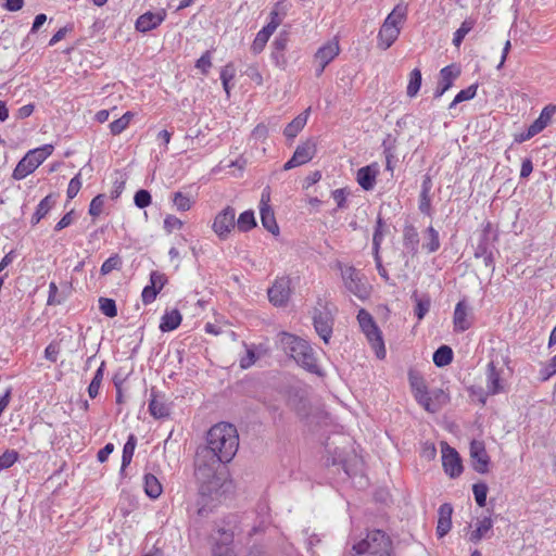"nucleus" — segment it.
I'll return each instance as SVG.
<instances>
[{
  "label": "nucleus",
  "mask_w": 556,
  "mask_h": 556,
  "mask_svg": "<svg viewBox=\"0 0 556 556\" xmlns=\"http://www.w3.org/2000/svg\"><path fill=\"white\" fill-rule=\"evenodd\" d=\"M239 447L237 428L229 422L214 425L206 434V445L197 448L194 475L199 482L212 491L218 486L217 471L229 463Z\"/></svg>",
  "instance_id": "nucleus-1"
},
{
  "label": "nucleus",
  "mask_w": 556,
  "mask_h": 556,
  "mask_svg": "<svg viewBox=\"0 0 556 556\" xmlns=\"http://www.w3.org/2000/svg\"><path fill=\"white\" fill-rule=\"evenodd\" d=\"M281 344L283 350L290 354L298 365L311 374L323 376V370L317 364L314 350L306 340L291 333L282 332Z\"/></svg>",
  "instance_id": "nucleus-2"
},
{
  "label": "nucleus",
  "mask_w": 556,
  "mask_h": 556,
  "mask_svg": "<svg viewBox=\"0 0 556 556\" xmlns=\"http://www.w3.org/2000/svg\"><path fill=\"white\" fill-rule=\"evenodd\" d=\"M351 556H391L393 544L391 538L382 530L368 531L365 539L353 545Z\"/></svg>",
  "instance_id": "nucleus-3"
},
{
  "label": "nucleus",
  "mask_w": 556,
  "mask_h": 556,
  "mask_svg": "<svg viewBox=\"0 0 556 556\" xmlns=\"http://www.w3.org/2000/svg\"><path fill=\"white\" fill-rule=\"evenodd\" d=\"M53 150L52 144H43L29 150L16 164L12 178L22 180L34 173L52 154Z\"/></svg>",
  "instance_id": "nucleus-4"
},
{
  "label": "nucleus",
  "mask_w": 556,
  "mask_h": 556,
  "mask_svg": "<svg viewBox=\"0 0 556 556\" xmlns=\"http://www.w3.org/2000/svg\"><path fill=\"white\" fill-rule=\"evenodd\" d=\"M318 304L321 307H315L313 311V326L320 339L328 344L333 332L334 317L327 303L321 305V300L319 299Z\"/></svg>",
  "instance_id": "nucleus-5"
},
{
  "label": "nucleus",
  "mask_w": 556,
  "mask_h": 556,
  "mask_svg": "<svg viewBox=\"0 0 556 556\" xmlns=\"http://www.w3.org/2000/svg\"><path fill=\"white\" fill-rule=\"evenodd\" d=\"M291 293V279L288 276L277 278L267 290L268 300L276 307L287 306Z\"/></svg>",
  "instance_id": "nucleus-6"
},
{
  "label": "nucleus",
  "mask_w": 556,
  "mask_h": 556,
  "mask_svg": "<svg viewBox=\"0 0 556 556\" xmlns=\"http://www.w3.org/2000/svg\"><path fill=\"white\" fill-rule=\"evenodd\" d=\"M442 466L444 472L452 479L458 478L464 470L459 453L446 442H441Z\"/></svg>",
  "instance_id": "nucleus-7"
},
{
  "label": "nucleus",
  "mask_w": 556,
  "mask_h": 556,
  "mask_svg": "<svg viewBox=\"0 0 556 556\" xmlns=\"http://www.w3.org/2000/svg\"><path fill=\"white\" fill-rule=\"evenodd\" d=\"M236 227V210L232 206H226L214 218L213 230L220 240H226Z\"/></svg>",
  "instance_id": "nucleus-8"
},
{
  "label": "nucleus",
  "mask_w": 556,
  "mask_h": 556,
  "mask_svg": "<svg viewBox=\"0 0 556 556\" xmlns=\"http://www.w3.org/2000/svg\"><path fill=\"white\" fill-rule=\"evenodd\" d=\"M316 154V143L313 139L299 144L292 157L285 163L283 169L289 170L300 165L308 163Z\"/></svg>",
  "instance_id": "nucleus-9"
},
{
  "label": "nucleus",
  "mask_w": 556,
  "mask_h": 556,
  "mask_svg": "<svg viewBox=\"0 0 556 556\" xmlns=\"http://www.w3.org/2000/svg\"><path fill=\"white\" fill-rule=\"evenodd\" d=\"M473 324V315L469 303L463 299L455 306L453 325L455 332H465Z\"/></svg>",
  "instance_id": "nucleus-10"
},
{
  "label": "nucleus",
  "mask_w": 556,
  "mask_h": 556,
  "mask_svg": "<svg viewBox=\"0 0 556 556\" xmlns=\"http://www.w3.org/2000/svg\"><path fill=\"white\" fill-rule=\"evenodd\" d=\"M471 466L478 473H486L491 463L490 456L485 450L484 442L473 440L470 443Z\"/></svg>",
  "instance_id": "nucleus-11"
},
{
  "label": "nucleus",
  "mask_w": 556,
  "mask_h": 556,
  "mask_svg": "<svg viewBox=\"0 0 556 556\" xmlns=\"http://www.w3.org/2000/svg\"><path fill=\"white\" fill-rule=\"evenodd\" d=\"M148 409L155 419L166 418L170 415V405L166 403L165 394L154 387L150 390Z\"/></svg>",
  "instance_id": "nucleus-12"
},
{
  "label": "nucleus",
  "mask_w": 556,
  "mask_h": 556,
  "mask_svg": "<svg viewBox=\"0 0 556 556\" xmlns=\"http://www.w3.org/2000/svg\"><path fill=\"white\" fill-rule=\"evenodd\" d=\"M167 282V277L157 270L150 274V285L146 286L141 293V299L144 305L151 304L155 301L157 294Z\"/></svg>",
  "instance_id": "nucleus-13"
},
{
  "label": "nucleus",
  "mask_w": 556,
  "mask_h": 556,
  "mask_svg": "<svg viewBox=\"0 0 556 556\" xmlns=\"http://www.w3.org/2000/svg\"><path fill=\"white\" fill-rule=\"evenodd\" d=\"M166 16L167 13L164 9L157 12H144L137 18L135 28L139 33H148L157 28L165 21Z\"/></svg>",
  "instance_id": "nucleus-14"
},
{
  "label": "nucleus",
  "mask_w": 556,
  "mask_h": 556,
  "mask_svg": "<svg viewBox=\"0 0 556 556\" xmlns=\"http://www.w3.org/2000/svg\"><path fill=\"white\" fill-rule=\"evenodd\" d=\"M460 75V68L451 64L440 71V79L433 92V98H441L448 89L452 88L454 80Z\"/></svg>",
  "instance_id": "nucleus-15"
},
{
  "label": "nucleus",
  "mask_w": 556,
  "mask_h": 556,
  "mask_svg": "<svg viewBox=\"0 0 556 556\" xmlns=\"http://www.w3.org/2000/svg\"><path fill=\"white\" fill-rule=\"evenodd\" d=\"M288 42L289 33L283 30L279 33V35L275 38V40L271 43L270 58L274 64L281 70H285L288 64V60L285 54Z\"/></svg>",
  "instance_id": "nucleus-16"
},
{
  "label": "nucleus",
  "mask_w": 556,
  "mask_h": 556,
  "mask_svg": "<svg viewBox=\"0 0 556 556\" xmlns=\"http://www.w3.org/2000/svg\"><path fill=\"white\" fill-rule=\"evenodd\" d=\"M342 279L344 281L345 288L353 293L354 295L358 296L359 299H363L367 295V288L362 282L359 273L354 267H348L342 273Z\"/></svg>",
  "instance_id": "nucleus-17"
},
{
  "label": "nucleus",
  "mask_w": 556,
  "mask_h": 556,
  "mask_svg": "<svg viewBox=\"0 0 556 556\" xmlns=\"http://www.w3.org/2000/svg\"><path fill=\"white\" fill-rule=\"evenodd\" d=\"M432 179H431V176L430 175H425L422 177V182H421V189H420V193H419V200H418V210L421 214L428 216V217H432L433 214H434V210L432 207V193H431V190H432Z\"/></svg>",
  "instance_id": "nucleus-18"
},
{
  "label": "nucleus",
  "mask_w": 556,
  "mask_h": 556,
  "mask_svg": "<svg viewBox=\"0 0 556 556\" xmlns=\"http://www.w3.org/2000/svg\"><path fill=\"white\" fill-rule=\"evenodd\" d=\"M357 321L369 342L372 340H378L379 337L382 336V332L377 326L374 317L365 308H361L358 311Z\"/></svg>",
  "instance_id": "nucleus-19"
},
{
  "label": "nucleus",
  "mask_w": 556,
  "mask_h": 556,
  "mask_svg": "<svg viewBox=\"0 0 556 556\" xmlns=\"http://www.w3.org/2000/svg\"><path fill=\"white\" fill-rule=\"evenodd\" d=\"M340 53L338 41H328L323 45L314 54V63H323L328 66Z\"/></svg>",
  "instance_id": "nucleus-20"
},
{
  "label": "nucleus",
  "mask_w": 556,
  "mask_h": 556,
  "mask_svg": "<svg viewBox=\"0 0 556 556\" xmlns=\"http://www.w3.org/2000/svg\"><path fill=\"white\" fill-rule=\"evenodd\" d=\"M220 539L217 540L212 547V556H236L231 546L233 534L226 530H219Z\"/></svg>",
  "instance_id": "nucleus-21"
},
{
  "label": "nucleus",
  "mask_w": 556,
  "mask_h": 556,
  "mask_svg": "<svg viewBox=\"0 0 556 556\" xmlns=\"http://www.w3.org/2000/svg\"><path fill=\"white\" fill-rule=\"evenodd\" d=\"M378 173L376 164L363 166L356 173V181L365 191H370L376 185Z\"/></svg>",
  "instance_id": "nucleus-22"
},
{
  "label": "nucleus",
  "mask_w": 556,
  "mask_h": 556,
  "mask_svg": "<svg viewBox=\"0 0 556 556\" xmlns=\"http://www.w3.org/2000/svg\"><path fill=\"white\" fill-rule=\"evenodd\" d=\"M438 514L437 534L439 538H443L452 528L453 506L450 503H444L439 507Z\"/></svg>",
  "instance_id": "nucleus-23"
},
{
  "label": "nucleus",
  "mask_w": 556,
  "mask_h": 556,
  "mask_svg": "<svg viewBox=\"0 0 556 556\" xmlns=\"http://www.w3.org/2000/svg\"><path fill=\"white\" fill-rule=\"evenodd\" d=\"M486 389L488 394L491 395L498 394L503 390L501 371L496 368L494 362L488 364Z\"/></svg>",
  "instance_id": "nucleus-24"
},
{
  "label": "nucleus",
  "mask_w": 556,
  "mask_h": 556,
  "mask_svg": "<svg viewBox=\"0 0 556 556\" xmlns=\"http://www.w3.org/2000/svg\"><path fill=\"white\" fill-rule=\"evenodd\" d=\"M400 27H391L382 24L378 33V47L382 50L389 49L400 35Z\"/></svg>",
  "instance_id": "nucleus-25"
},
{
  "label": "nucleus",
  "mask_w": 556,
  "mask_h": 556,
  "mask_svg": "<svg viewBox=\"0 0 556 556\" xmlns=\"http://www.w3.org/2000/svg\"><path fill=\"white\" fill-rule=\"evenodd\" d=\"M403 245L408 252L415 256L418 253L419 247V235L416 227L412 224H407L403 229Z\"/></svg>",
  "instance_id": "nucleus-26"
},
{
  "label": "nucleus",
  "mask_w": 556,
  "mask_h": 556,
  "mask_svg": "<svg viewBox=\"0 0 556 556\" xmlns=\"http://www.w3.org/2000/svg\"><path fill=\"white\" fill-rule=\"evenodd\" d=\"M311 109L308 108L303 113L299 114L296 117H294L286 127L283 130V135L288 140H293L298 134L304 128L307 122V117L309 114Z\"/></svg>",
  "instance_id": "nucleus-27"
},
{
  "label": "nucleus",
  "mask_w": 556,
  "mask_h": 556,
  "mask_svg": "<svg viewBox=\"0 0 556 556\" xmlns=\"http://www.w3.org/2000/svg\"><path fill=\"white\" fill-rule=\"evenodd\" d=\"M412 300L415 302L414 315L418 320H422L431 306L430 295L427 293L419 295L418 291L415 290L412 294Z\"/></svg>",
  "instance_id": "nucleus-28"
},
{
  "label": "nucleus",
  "mask_w": 556,
  "mask_h": 556,
  "mask_svg": "<svg viewBox=\"0 0 556 556\" xmlns=\"http://www.w3.org/2000/svg\"><path fill=\"white\" fill-rule=\"evenodd\" d=\"M498 241V235L494 233L493 238H483L478 239L477 245L475 247L473 255L476 258H480L482 255L486 253H498L496 248V243Z\"/></svg>",
  "instance_id": "nucleus-29"
},
{
  "label": "nucleus",
  "mask_w": 556,
  "mask_h": 556,
  "mask_svg": "<svg viewBox=\"0 0 556 556\" xmlns=\"http://www.w3.org/2000/svg\"><path fill=\"white\" fill-rule=\"evenodd\" d=\"M182 320V316L178 309L166 311L161 318L160 330L162 332H169L177 329Z\"/></svg>",
  "instance_id": "nucleus-30"
},
{
  "label": "nucleus",
  "mask_w": 556,
  "mask_h": 556,
  "mask_svg": "<svg viewBox=\"0 0 556 556\" xmlns=\"http://www.w3.org/2000/svg\"><path fill=\"white\" fill-rule=\"evenodd\" d=\"M261 222L263 227L273 235L279 233V227L273 208L269 205L261 206L260 208Z\"/></svg>",
  "instance_id": "nucleus-31"
},
{
  "label": "nucleus",
  "mask_w": 556,
  "mask_h": 556,
  "mask_svg": "<svg viewBox=\"0 0 556 556\" xmlns=\"http://www.w3.org/2000/svg\"><path fill=\"white\" fill-rule=\"evenodd\" d=\"M453 358L454 352L452 348L445 344L439 346L432 355L433 364L439 368L450 365L453 362Z\"/></svg>",
  "instance_id": "nucleus-32"
},
{
  "label": "nucleus",
  "mask_w": 556,
  "mask_h": 556,
  "mask_svg": "<svg viewBox=\"0 0 556 556\" xmlns=\"http://www.w3.org/2000/svg\"><path fill=\"white\" fill-rule=\"evenodd\" d=\"M556 113V105L548 104L540 113L539 117L530 125V127L540 134L551 122Z\"/></svg>",
  "instance_id": "nucleus-33"
},
{
  "label": "nucleus",
  "mask_w": 556,
  "mask_h": 556,
  "mask_svg": "<svg viewBox=\"0 0 556 556\" xmlns=\"http://www.w3.org/2000/svg\"><path fill=\"white\" fill-rule=\"evenodd\" d=\"M144 493L152 500H156L163 492V486L159 479L152 473H146L143 477Z\"/></svg>",
  "instance_id": "nucleus-34"
},
{
  "label": "nucleus",
  "mask_w": 556,
  "mask_h": 556,
  "mask_svg": "<svg viewBox=\"0 0 556 556\" xmlns=\"http://www.w3.org/2000/svg\"><path fill=\"white\" fill-rule=\"evenodd\" d=\"M137 445V437L134 433H130L127 438L126 443L123 447V454H122V466L119 473L123 475L125 472V469L130 465L135 448Z\"/></svg>",
  "instance_id": "nucleus-35"
},
{
  "label": "nucleus",
  "mask_w": 556,
  "mask_h": 556,
  "mask_svg": "<svg viewBox=\"0 0 556 556\" xmlns=\"http://www.w3.org/2000/svg\"><path fill=\"white\" fill-rule=\"evenodd\" d=\"M407 16V5L404 3H399L394 7V9L388 14L383 24H387L391 27H400L402 23L406 20Z\"/></svg>",
  "instance_id": "nucleus-36"
},
{
  "label": "nucleus",
  "mask_w": 556,
  "mask_h": 556,
  "mask_svg": "<svg viewBox=\"0 0 556 556\" xmlns=\"http://www.w3.org/2000/svg\"><path fill=\"white\" fill-rule=\"evenodd\" d=\"M424 238L426 241L424 242L422 248L428 253H434L440 249L441 243H440L439 231L437 229H434L433 226L430 225L424 231Z\"/></svg>",
  "instance_id": "nucleus-37"
},
{
  "label": "nucleus",
  "mask_w": 556,
  "mask_h": 556,
  "mask_svg": "<svg viewBox=\"0 0 556 556\" xmlns=\"http://www.w3.org/2000/svg\"><path fill=\"white\" fill-rule=\"evenodd\" d=\"M493 527V521L490 517H483L478 521L476 530L470 533L469 541L478 543L481 541Z\"/></svg>",
  "instance_id": "nucleus-38"
},
{
  "label": "nucleus",
  "mask_w": 556,
  "mask_h": 556,
  "mask_svg": "<svg viewBox=\"0 0 556 556\" xmlns=\"http://www.w3.org/2000/svg\"><path fill=\"white\" fill-rule=\"evenodd\" d=\"M421 83H422L421 71L419 68H414L409 73V79H408V85L406 88V94L409 98L416 97L420 90Z\"/></svg>",
  "instance_id": "nucleus-39"
},
{
  "label": "nucleus",
  "mask_w": 556,
  "mask_h": 556,
  "mask_svg": "<svg viewBox=\"0 0 556 556\" xmlns=\"http://www.w3.org/2000/svg\"><path fill=\"white\" fill-rule=\"evenodd\" d=\"M105 370V362H101L100 366L94 372V376L91 380V382L88 386V394L91 399H96L99 394V390L103 380Z\"/></svg>",
  "instance_id": "nucleus-40"
},
{
  "label": "nucleus",
  "mask_w": 556,
  "mask_h": 556,
  "mask_svg": "<svg viewBox=\"0 0 556 556\" xmlns=\"http://www.w3.org/2000/svg\"><path fill=\"white\" fill-rule=\"evenodd\" d=\"M386 222L379 214L376 220V226L372 235V253L380 252L381 243L384 238Z\"/></svg>",
  "instance_id": "nucleus-41"
},
{
  "label": "nucleus",
  "mask_w": 556,
  "mask_h": 556,
  "mask_svg": "<svg viewBox=\"0 0 556 556\" xmlns=\"http://www.w3.org/2000/svg\"><path fill=\"white\" fill-rule=\"evenodd\" d=\"M238 230L241 232H247L254 227H256V219L254 216V212L252 210L244 211L239 215L237 220Z\"/></svg>",
  "instance_id": "nucleus-42"
},
{
  "label": "nucleus",
  "mask_w": 556,
  "mask_h": 556,
  "mask_svg": "<svg viewBox=\"0 0 556 556\" xmlns=\"http://www.w3.org/2000/svg\"><path fill=\"white\" fill-rule=\"evenodd\" d=\"M132 117L134 113L127 111L119 118L113 121L109 126L112 135L117 136L122 134L128 127Z\"/></svg>",
  "instance_id": "nucleus-43"
},
{
  "label": "nucleus",
  "mask_w": 556,
  "mask_h": 556,
  "mask_svg": "<svg viewBox=\"0 0 556 556\" xmlns=\"http://www.w3.org/2000/svg\"><path fill=\"white\" fill-rule=\"evenodd\" d=\"M476 21L471 17L466 18L459 26V28L454 33L453 43L456 47H459L466 37V35L475 27Z\"/></svg>",
  "instance_id": "nucleus-44"
},
{
  "label": "nucleus",
  "mask_w": 556,
  "mask_h": 556,
  "mask_svg": "<svg viewBox=\"0 0 556 556\" xmlns=\"http://www.w3.org/2000/svg\"><path fill=\"white\" fill-rule=\"evenodd\" d=\"M408 382L413 394L420 393L421 391L428 390L424 377L415 370L408 371Z\"/></svg>",
  "instance_id": "nucleus-45"
},
{
  "label": "nucleus",
  "mask_w": 556,
  "mask_h": 556,
  "mask_svg": "<svg viewBox=\"0 0 556 556\" xmlns=\"http://www.w3.org/2000/svg\"><path fill=\"white\" fill-rule=\"evenodd\" d=\"M56 203V195L53 193L45 197L36 207L35 213L39 215L41 218H45L48 213L53 208Z\"/></svg>",
  "instance_id": "nucleus-46"
},
{
  "label": "nucleus",
  "mask_w": 556,
  "mask_h": 556,
  "mask_svg": "<svg viewBox=\"0 0 556 556\" xmlns=\"http://www.w3.org/2000/svg\"><path fill=\"white\" fill-rule=\"evenodd\" d=\"M488 491L489 488L484 482H478L472 485L473 496L479 507H484L486 505Z\"/></svg>",
  "instance_id": "nucleus-47"
},
{
  "label": "nucleus",
  "mask_w": 556,
  "mask_h": 556,
  "mask_svg": "<svg viewBox=\"0 0 556 556\" xmlns=\"http://www.w3.org/2000/svg\"><path fill=\"white\" fill-rule=\"evenodd\" d=\"M99 308L103 315L106 317L113 318L117 316V306L116 302L110 298H100L99 299Z\"/></svg>",
  "instance_id": "nucleus-48"
},
{
  "label": "nucleus",
  "mask_w": 556,
  "mask_h": 556,
  "mask_svg": "<svg viewBox=\"0 0 556 556\" xmlns=\"http://www.w3.org/2000/svg\"><path fill=\"white\" fill-rule=\"evenodd\" d=\"M429 394L432 406L435 407V413L439 412L450 400L448 394H446L442 389H434L430 391Z\"/></svg>",
  "instance_id": "nucleus-49"
},
{
  "label": "nucleus",
  "mask_w": 556,
  "mask_h": 556,
  "mask_svg": "<svg viewBox=\"0 0 556 556\" xmlns=\"http://www.w3.org/2000/svg\"><path fill=\"white\" fill-rule=\"evenodd\" d=\"M20 458V454L15 450H7L0 455V472L11 468Z\"/></svg>",
  "instance_id": "nucleus-50"
},
{
  "label": "nucleus",
  "mask_w": 556,
  "mask_h": 556,
  "mask_svg": "<svg viewBox=\"0 0 556 556\" xmlns=\"http://www.w3.org/2000/svg\"><path fill=\"white\" fill-rule=\"evenodd\" d=\"M122 258L118 254H114L110 256L108 260L104 261V263L101 266V275L105 276L109 275L113 270H118L122 267Z\"/></svg>",
  "instance_id": "nucleus-51"
},
{
  "label": "nucleus",
  "mask_w": 556,
  "mask_h": 556,
  "mask_svg": "<svg viewBox=\"0 0 556 556\" xmlns=\"http://www.w3.org/2000/svg\"><path fill=\"white\" fill-rule=\"evenodd\" d=\"M172 201L179 212H187L192 205L190 198L180 191L173 193Z\"/></svg>",
  "instance_id": "nucleus-52"
},
{
  "label": "nucleus",
  "mask_w": 556,
  "mask_h": 556,
  "mask_svg": "<svg viewBox=\"0 0 556 556\" xmlns=\"http://www.w3.org/2000/svg\"><path fill=\"white\" fill-rule=\"evenodd\" d=\"M105 194L103 193H100L98 195H96L90 204H89V210H88V213L94 218V217H98L102 211H103V206H104V202H105Z\"/></svg>",
  "instance_id": "nucleus-53"
},
{
  "label": "nucleus",
  "mask_w": 556,
  "mask_h": 556,
  "mask_svg": "<svg viewBox=\"0 0 556 556\" xmlns=\"http://www.w3.org/2000/svg\"><path fill=\"white\" fill-rule=\"evenodd\" d=\"M135 205L138 208H146L152 202L151 193L146 189H139L134 197Z\"/></svg>",
  "instance_id": "nucleus-54"
},
{
  "label": "nucleus",
  "mask_w": 556,
  "mask_h": 556,
  "mask_svg": "<svg viewBox=\"0 0 556 556\" xmlns=\"http://www.w3.org/2000/svg\"><path fill=\"white\" fill-rule=\"evenodd\" d=\"M65 301V296L59 293V289L55 282L49 283V294L47 304L48 305H60Z\"/></svg>",
  "instance_id": "nucleus-55"
},
{
  "label": "nucleus",
  "mask_w": 556,
  "mask_h": 556,
  "mask_svg": "<svg viewBox=\"0 0 556 556\" xmlns=\"http://www.w3.org/2000/svg\"><path fill=\"white\" fill-rule=\"evenodd\" d=\"M195 67L200 70L203 75L208 74L212 67V52L210 50L205 51L200 59L197 60Z\"/></svg>",
  "instance_id": "nucleus-56"
},
{
  "label": "nucleus",
  "mask_w": 556,
  "mask_h": 556,
  "mask_svg": "<svg viewBox=\"0 0 556 556\" xmlns=\"http://www.w3.org/2000/svg\"><path fill=\"white\" fill-rule=\"evenodd\" d=\"M478 90V84H472L466 89L460 90L455 96V103H462L464 101L471 100L476 97Z\"/></svg>",
  "instance_id": "nucleus-57"
},
{
  "label": "nucleus",
  "mask_w": 556,
  "mask_h": 556,
  "mask_svg": "<svg viewBox=\"0 0 556 556\" xmlns=\"http://www.w3.org/2000/svg\"><path fill=\"white\" fill-rule=\"evenodd\" d=\"M415 400L417 403L425 408V410L429 413H435V407L432 406V403L430 401V394L428 390L421 391L420 393L414 394Z\"/></svg>",
  "instance_id": "nucleus-58"
},
{
  "label": "nucleus",
  "mask_w": 556,
  "mask_h": 556,
  "mask_svg": "<svg viewBox=\"0 0 556 556\" xmlns=\"http://www.w3.org/2000/svg\"><path fill=\"white\" fill-rule=\"evenodd\" d=\"M81 188L80 173L76 174L70 181L66 195L67 200H73Z\"/></svg>",
  "instance_id": "nucleus-59"
},
{
  "label": "nucleus",
  "mask_w": 556,
  "mask_h": 556,
  "mask_svg": "<svg viewBox=\"0 0 556 556\" xmlns=\"http://www.w3.org/2000/svg\"><path fill=\"white\" fill-rule=\"evenodd\" d=\"M556 374V355L540 370L542 381L548 380Z\"/></svg>",
  "instance_id": "nucleus-60"
},
{
  "label": "nucleus",
  "mask_w": 556,
  "mask_h": 556,
  "mask_svg": "<svg viewBox=\"0 0 556 556\" xmlns=\"http://www.w3.org/2000/svg\"><path fill=\"white\" fill-rule=\"evenodd\" d=\"M184 226V222L180 220L175 215H167L164 219V229L170 233L175 229H181Z\"/></svg>",
  "instance_id": "nucleus-61"
},
{
  "label": "nucleus",
  "mask_w": 556,
  "mask_h": 556,
  "mask_svg": "<svg viewBox=\"0 0 556 556\" xmlns=\"http://www.w3.org/2000/svg\"><path fill=\"white\" fill-rule=\"evenodd\" d=\"M59 354L60 343L56 341L50 342L45 350V357L51 363H55L58 361Z\"/></svg>",
  "instance_id": "nucleus-62"
},
{
  "label": "nucleus",
  "mask_w": 556,
  "mask_h": 556,
  "mask_svg": "<svg viewBox=\"0 0 556 556\" xmlns=\"http://www.w3.org/2000/svg\"><path fill=\"white\" fill-rule=\"evenodd\" d=\"M269 40V38L267 36H265L264 34H262L261 31H258L256 34V37L251 46V51L254 53V54H258L261 53L267 41Z\"/></svg>",
  "instance_id": "nucleus-63"
},
{
  "label": "nucleus",
  "mask_w": 556,
  "mask_h": 556,
  "mask_svg": "<svg viewBox=\"0 0 556 556\" xmlns=\"http://www.w3.org/2000/svg\"><path fill=\"white\" fill-rule=\"evenodd\" d=\"M244 74L251 80H253L256 85H262L263 84V76L260 73L258 67L256 65H254V64L249 65L248 68L245 70Z\"/></svg>",
  "instance_id": "nucleus-64"
}]
</instances>
